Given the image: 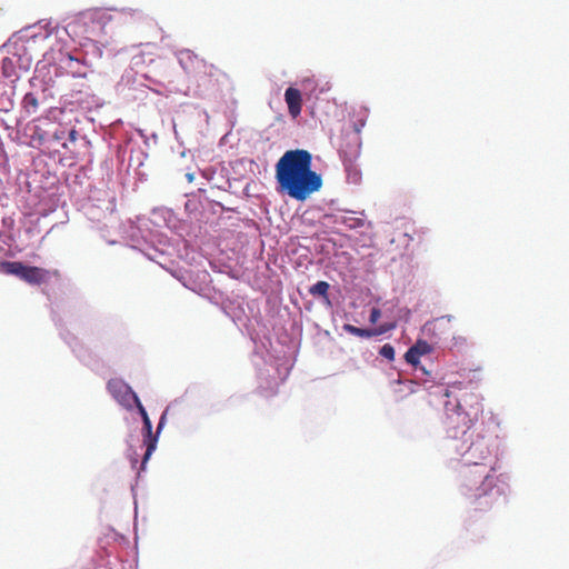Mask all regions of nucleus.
<instances>
[{
  "instance_id": "20e7f679",
  "label": "nucleus",
  "mask_w": 569,
  "mask_h": 569,
  "mask_svg": "<svg viewBox=\"0 0 569 569\" xmlns=\"http://www.w3.org/2000/svg\"><path fill=\"white\" fill-rule=\"evenodd\" d=\"M179 64L186 73L196 78L212 77L213 66L208 64L203 59L190 51L179 53Z\"/></svg>"
},
{
  "instance_id": "4be33fe9",
  "label": "nucleus",
  "mask_w": 569,
  "mask_h": 569,
  "mask_svg": "<svg viewBox=\"0 0 569 569\" xmlns=\"http://www.w3.org/2000/svg\"><path fill=\"white\" fill-rule=\"evenodd\" d=\"M362 127H363V120H361L360 123L356 126L357 133H359V131L361 130Z\"/></svg>"
},
{
  "instance_id": "f03ea898",
  "label": "nucleus",
  "mask_w": 569,
  "mask_h": 569,
  "mask_svg": "<svg viewBox=\"0 0 569 569\" xmlns=\"http://www.w3.org/2000/svg\"><path fill=\"white\" fill-rule=\"evenodd\" d=\"M276 181L281 193L300 202L321 188V177L311 170V154L305 149L286 151L277 160Z\"/></svg>"
},
{
  "instance_id": "412c9836",
  "label": "nucleus",
  "mask_w": 569,
  "mask_h": 569,
  "mask_svg": "<svg viewBox=\"0 0 569 569\" xmlns=\"http://www.w3.org/2000/svg\"><path fill=\"white\" fill-rule=\"evenodd\" d=\"M24 101H27V103L29 106H33L34 107V98L30 94H27V98H24Z\"/></svg>"
},
{
  "instance_id": "f8f14e48",
  "label": "nucleus",
  "mask_w": 569,
  "mask_h": 569,
  "mask_svg": "<svg viewBox=\"0 0 569 569\" xmlns=\"http://www.w3.org/2000/svg\"><path fill=\"white\" fill-rule=\"evenodd\" d=\"M284 101L288 104L289 114L293 118H298L301 114L302 109V96L301 91L296 88H288L284 91Z\"/></svg>"
},
{
  "instance_id": "6e6552de",
  "label": "nucleus",
  "mask_w": 569,
  "mask_h": 569,
  "mask_svg": "<svg viewBox=\"0 0 569 569\" xmlns=\"http://www.w3.org/2000/svg\"><path fill=\"white\" fill-rule=\"evenodd\" d=\"M67 137L68 140L71 142L76 141L77 131L76 129H70L67 131L63 127H58L54 129L53 132L48 133L44 131L43 133H38V142L42 143H49V146H52L53 143H58L62 146V148L67 147Z\"/></svg>"
},
{
  "instance_id": "6ab92c4d",
  "label": "nucleus",
  "mask_w": 569,
  "mask_h": 569,
  "mask_svg": "<svg viewBox=\"0 0 569 569\" xmlns=\"http://www.w3.org/2000/svg\"><path fill=\"white\" fill-rule=\"evenodd\" d=\"M42 23H43V20L38 21V28H44L46 29L44 37L47 38L48 36H50V32H51L52 28H50V22H46L44 24H42Z\"/></svg>"
},
{
  "instance_id": "9b49d317",
  "label": "nucleus",
  "mask_w": 569,
  "mask_h": 569,
  "mask_svg": "<svg viewBox=\"0 0 569 569\" xmlns=\"http://www.w3.org/2000/svg\"><path fill=\"white\" fill-rule=\"evenodd\" d=\"M432 347L425 340H417L415 345L409 347L407 353H405V361L417 367L419 359L425 355H430Z\"/></svg>"
},
{
  "instance_id": "aec40b11",
  "label": "nucleus",
  "mask_w": 569,
  "mask_h": 569,
  "mask_svg": "<svg viewBox=\"0 0 569 569\" xmlns=\"http://www.w3.org/2000/svg\"><path fill=\"white\" fill-rule=\"evenodd\" d=\"M164 420H166V416H161L160 418V422H158V427H157V433L161 430V428L164 426Z\"/></svg>"
},
{
  "instance_id": "ddd939ff",
  "label": "nucleus",
  "mask_w": 569,
  "mask_h": 569,
  "mask_svg": "<svg viewBox=\"0 0 569 569\" xmlns=\"http://www.w3.org/2000/svg\"><path fill=\"white\" fill-rule=\"evenodd\" d=\"M328 290L329 284L325 280H319L316 284L311 286L309 289V293L313 297H320L328 300Z\"/></svg>"
},
{
  "instance_id": "423d86ee",
  "label": "nucleus",
  "mask_w": 569,
  "mask_h": 569,
  "mask_svg": "<svg viewBox=\"0 0 569 569\" xmlns=\"http://www.w3.org/2000/svg\"><path fill=\"white\" fill-rule=\"evenodd\" d=\"M136 408H138L140 417H142L143 421V432L144 439L143 443L147 446V451H144L143 460H142V469L144 468L146 462L149 460L150 456L157 448L158 436L152 433V423L149 420L148 413L144 410L143 405L139 401V403H133Z\"/></svg>"
},
{
  "instance_id": "39448f33",
  "label": "nucleus",
  "mask_w": 569,
  "mask_h": 569,
  "mask_svg": "<svg viewBox=\"0 0 569 569\" xmlns=\"http://www.w3.org/2000/svg\"><path fill=\"white\" fill-rule=\"evenodd\" d=\"M107 391L123 408H131L133 403H139L140 401L130 386L121 379L109 380L107 382Z\"/></svg>"
},
{
  "instance_id": "5701e85b",
  "label": "nucleus",
  "mask_w": 569,
  "mask_h": 569,
  "mask_svg": "<svg viewBox=\"0 0 569 569\" xmlns=\"http://www.w3.org/2000/svg\"><path fill=\"white\" fill-rule=\"evenodd\" d=\"M187 179H189V181H192V174L191 173L187 174Z\"/></svg>"
},
{
  "instance_id": "a211bd4d",
  "label": "nucleus",
  "mask_w": 569,
  "mask_h": 569,
  "mask_svg": "<svg viewBox=\"0 0 569 569\" xmlns=\"http://www.w3.org/2000/svg\"><path fill=\"white\" fill-rule=\"evenodd\" d=\"M380 318V310L378 308H373L370 310L369 321L370 323H376Z\"/></svg>"
},
{
  "instance_id": "f3484780",
  "label": "nucleus",
  "mask_w": 569,
  "mask_h": 569,
  "mask_svg": "<svg viewBox=\"0 0 569 569\" xmlns=\"http://www.w3.org/2000/svg\"><path fill=\"white\" fill-rule=\"evenodd\" d=\"M456 390H461V382H455V383H451L450 386H448L446 396L447 397L452 396L456 392Z\"/></svg>"
},
{
  "instance_id": "f257e3e1",
  "label": "nucleus",
  "mask_w": 569,
  "mask_h": 569,
  "mask_svg": "<svg viewBox=\"0 0 569 569\" xmlns=\"http://www.w3.org/2000/svg\"><path fill=\"white\" fill-rule=\"evenodd\" d=\"M490 458V445L485 438H478L465 451L463 466L459 473V493L472 512L482 515L507 502L503 487L498 485L495 467L487 463Z\"/></svg>"
},
{
  "instance_id": "7ed1b4c3",
  "label": "nucleus",
  "mask_w": 569,
  "mask_h": 569,
  "mask_svg": "<svg viewBox=\"0 0 569 569\" xmlns=\"http://www.w3.org/2000/svg\"><path fill=\"white\" fill-rule=\"evenodd\" d=\"M447 420L453 429H462L463 435L482 415V405L478 395L465 390L456 398V403H446Z\"/></svg>"
},
{
  "instance_id": "9d476101",
  "label": "nucleus",
  "mask_w": 569,
  "mask_h": 569,
  "mask_svg": "<svg viewBox=\"0 0 569 569\" xmlns=\"http://www.w3.org/2000/svg\"><path fill=\"white\" fill-rule=\"evenodd\" d=\"M37 283L42 286L43 293L50 295L54 291V288L60 286V276L58 271L38 269Z\"/></svg>"
},
{
  "instance_id": "dca6fc26",
  "label": "nucleus",
  "mask_w": 569,
  "mask_h": 569,
  "mask_svg": "<svg viewBox=\"0 0 569 569\" xmlns=\"http://www.w3.org/2000/svg\"><path fill=\"white\" fill-rule=\"evenodd\" d=\"M450 322L451 319L449 317H441L439 319H435V321H432L430 326L433 329H447Z\"/></svg>"
},
{
  "instance_id": "b1692460",
  "label": "nucleus",
  "mask_w": 569,
  "mask_h": 569,
  "mask_svg": "<svg viewBox=\"0 0 569 569\" xmlns=\"http://www.w3.org/2000/svg\"><path fill=\"white\" fill-rule=\"evenodd\" d=\"M7 63H11V61L8 59L3 60V64H7Z\"/></svg>"
},
{
  "instance_id": "1a4fd4ad",
  "label": "nucleus",
  "mask_w": 569,
  "mask_h": 569,
  "mask_svg": "<svg viewBox=\"0 0 569 569\" xmlns=\"http://www.w3.org/2000/svg\"><path fill=\"white\" fill-rule=\"evenodd\" d=\"M395 327H396V325H393V323H386L378 328L366 329V328H357L352 325H345L343 330H345V332H347L349 335L357 336L358 338L369 339L375 336H382V335L387 333L388 331L392 330Z\"/></svg>"
},
{
  "instance_id": "0eeeda50",
  "label": "nucleus",
  "mask_w": 569,
  "mask_h": 569,
  "mask_svg": "<svg viewBox=\"0 0 569 569\" xmlns=\"http://www.w3.org/2000/svg\"><path fill=\"white\" fill-rule=\"evenodd\" d=\"M0 271L3 274L14 276L21 280L28 281L29 283H33L34 279L37 278V271H34V267H28L21 262H2L0 263Z\"/></svg>"
},
{
  "instance_id": "2eb2a0df",
  "label": "nucleus",
  "mask_w": 569,
  "mask_h": 569,
  "mask_svg": "<svg viewBox=\"0 0 569 569\" xmlns=\"http://www.w3.org/2000/svg\"><path fill=\"white\" fill-rule=\"evenodd\" d=\"M379 355H381V357L392 361L393 358L396 357V351L393 350L392 346L385 345L381 347V350H379Z\"/></svg>"
},
{
  "instance_id": "4468645a",
  "label": "nucleus",
  "mask_w": 569,
  "mask_h": 569,
  "mask_svg": "<svg viewBox=\"0 0 569 569\" xmlns=\"http://www.w3.org/2000/svg\"><path fill=\"white\" fill-rule=\"evenodd\" d=\"M341 224L348 227V229H358L362 228L366 224V220L362 218H357L352 214H347L341 217Z\"/></svg>"
}]
</instances>
